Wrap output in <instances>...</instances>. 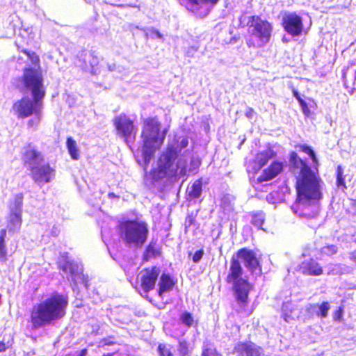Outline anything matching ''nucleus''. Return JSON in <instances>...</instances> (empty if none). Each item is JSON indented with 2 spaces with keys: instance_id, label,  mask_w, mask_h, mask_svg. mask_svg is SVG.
<instances>
[{
  "instance_id": "18",
  "label": "nucleus",
  "mask_w": 356,
  "mask_h": 356,
  "mask_svg": "<svg viewBox=\"0 0 356 356\" xmlns=\"http://www.w3.org/2000/svg\"><path fill=\"white\" fill-rule=\"evenodd\" d=\"M300 271L307 275H319L323 273L321 266L314 260L310 259L302 263Z\"/></svg>"
},
{
  "instance_id": "21",
  "label": "nucleus",
  "mask_w": 356,
  "mask_h": 356,
  "mask_svg": "<svg viewBox=\"0 0 356 356\" xmlns=\"http://www.w3.org/2000/svg\"><path fill=\"white\" fill-rule=\"evenodd\" d=\"M275 155V153L271 149H267L258 153L254 159V169L256 170H260L270 159H273Z\"/></svg>"
},
{
  "instance_id": "45",
  "label": "nucleus",
  "mask_w": 356,
  "mask_h": 356,
  "mask_svg": "<svg viewBox=\"0 0 356 356\" xmlns=\"http://www.w3.org/2000/svg\"><path fill=\"white\" fill-rule=\"evenodd\" d=\"M150 33L153 35H155L158 38H162L163 35L161 33L156 29H152L149 30Z\"/></svg>"
},
{
  "instance_id": "39",
  "label": "nucleus",
  "mask_w": 356,
  "mask_h": 356,
  "mask_svg": "<svg viewBox=\"0 0 356 356\" xmlns=\"http://www.w3.org/2000/svg\"><path fill=\"white\" fill-rule=\"evenodd\" d=\"M222 207L225 211H230L232 210V204L228 197L222 199Z\"/></svg>"
},
{
  "instance_id": "36",
  "label": "nucleus",
  "mask_w": 356,
  "mask_h": 356,
  "mask_svg": "<svg viewBox=\"0 0 356 356\" xmlns=\"http://www.w3.org/2000/svg\"><path fill=\"white\" fill-rule=\"evenodd\" d=\"M337 252V247L334 245H327V246L323 247L321 249L322 254L329 255V256L335 254Z\"/></svg>"
},
{
  "instance_id": "26",
  "label": "nucleus",
  "mask_w": 356,
  "mask_h": 356,
  "mask_svg": "<svg viewBox=\"0 0 356 356\" xmlns=\"http://www.w3.org/2000/svg\"><path fill=\"white\" fill-rule=\"evenodd\" d=\"M22 212L10 211L9 222L11 229L15 230L19 229L22 223Z\"/></svg>"
},
{
  "instance_id": "23",
  "label": "nucleus",
  "mask_w": 356,
  "mask_h": 356,
  "mask_svg": "<svg viewBox=\"0 0 356 356\" xmlns=\"http://www.w3.org/2000/svg\"><path fill=\"white\" fill-rule=\"evenodd\" d=\"M202 184L201 180H197L191 186L188 187L186 193L191 199H197L202 194Z\"/></svg>"
},
{
  "instance_id": "55",
  "label": "nucleus",
  "mask_w": 356,
  "mask_h": 356,
  "mask_svg": "<svg viewBox=\"0 0 356 356\" xmlns=\"http://www.w3.org/2000/svg\"><path fill=\"white\" fill-rule=\"evenodd\" d=\"M193 223V218H188V219L186 220V224L188 226H190L191 224Z\"/></svg>"
},
{
  "instance_id": "8",
  "label": "nucleus",
  "mask_w": 356,
  "mask_h": 356,
  "mask_svg": "<svg viewBox=\"0 0 356 356\" xmlns=\"http://www.w3.org/2000/svg\"><path fill=\"white\" fill-rule=\"evenodd\" d=\"M250 38L247 41L249 47H261L269 42L273 27L268 21L259 16H251L248 22Z\"/></svg>"
},
{
  "instance_id": "54",
  "label": "nucleus",
  "mask_w": 356,
  "mask_h": 356,
  "mask_svg": "<svg viewBox=\"0 0 356 356\" xmlns=\"http://www.w3.org/2000/svg\"><path fill=\"white\" fill-rule=\"evenodd\" d=\"M6 349V344L3 342L0 341V352H3Z\"/></svg>"
},
{
  "instance_id": "11",
  "label": "nucleus",
  "mask_w": 356,
  "mask_h": 356,
  "mask_svg": "<svg viewBox=\"0 0 356 356\" xmlns=\"http://www.w3.org/2000/svg\"><path fill=\"white\" fill-rule=\"evenodd\" d=\"M237 257L242 260L245 268L250 270L252 274L256 275L261 274V267L256 257V254L252 250L246 248L241 249L237 252Z\"/></svg>"
},
{
  "instance_id": "49",
  "label": "nucleus",
  "mask_w": 356,
  "mask_h": 356,
  "mask_svg": "<svg viewBox=\"0 0 356 356\" xmlns=\"http://www.w3.org/2000/svg\"><path fill=\"white\" fill-rule=\"evenodd\" d=\"M6 236V230L3 229L0 231V239L4 240Z\"/></svg>"
},
{
  "instance_id": "1",
  "label": "nucleus",
  "mask_w": 356,
  "mask_h": 356,
  "mask_svg": "<svg viewBox=\"0 0 356 356\" xmlns=\"http://www.w3.org/2000/svg\"><path fill=\"white\" fill-rule=\"evenodd\" d=\"M300 149L308 154L314 165H318L314 152L307 145L299 146ZM290 168L296 178L297 199L291 207L293 213L307 218L318 216V202L322 198L323 181L320 178L317 167L313 170L295 152L290 154Z\"/></svg>"
},
{
  "instance_id": "40",
  "label": "nucleus",
  "mask_w": 356,
  "mask_h": 356,
  "mask_svg": "<svg viewBox=\"0 0 356 356\" xmlns=\"http://www.w3.org/2000/svg\"><path fill=\"white\" fill-rule=\"evenodd\" d=\"M293 95L298 100V102H300L301 106L302 107L304 113H306V109H307V108L306 103L301 99V97H300L298 91L294 90H293Z\"/></svg>"
},
{
  "instance_id": "9",
  "label": "nucleus",
  "mask_w": 356,
  "mask_h": 356,
  "mask_svg": "<svg viewBox=\"0 0 356 356\" xmlns=\"http://www.w3.org/2000/svg\"><path fill=\"white\" fill-rule=\"evenodd\" d=\"M282 24L284 31L293 37L300 36L303 32L302 18L295 12H285Z\"/></svg>"
},
{
  "instance_id": "22",
  "label": "nucleus",
  "mask_w": 356,
  "mask_h": 356,
  "mask_svg": "<svg viewBox=\"0 0 356 356\" xmlns=\"http://www.w3.org/2000/svg\"><path fill=\"white\" fill-rule=\"evenodd\" d=\"M174 284L175 282L171 277L168 274L163 273L159 282V289L158 293L159 296L162 297L164 293L171 291Z\"/></svg>"
},
{
  "instance_id": "31",
  "label": "nucleus",
  "mask_w": 356,
  "mask_h": 356,
  "mask_svg": "<svg viewBox=\"0 0 356 356\" xmlns=\"http://www.w3.org/2000/svg\"><path fill=\"white\" fill-rule=\"evenodd\" d=\"M159 356H175L171 346L160 343L158 346Z\"/></svg>"
},
{
  "instance_id": "6",
  "label": "nucleus",
  "mask_w": 356,
  "mask_h": 356,
  "mask_svg": "<svg viewBox=\"0 0 356 356\" xmlns=\"http://www.w3.org/2000/svg\"><path fill=\"white\" fill-rule=\"evenodd\" d=\"M160 126L156 118H148L144 121L142 153L145 165L150 162L155 151L162 145L168 132V129H165L160 134Z\"/></svg>"
},
{
  "instance_id": "25",
  "label": "nucleus",
  "mask_w": 356,
  "mask_h": 356,
  "mask_svg": "<svg viewBox=\"0 0 356 356\" xmlns=\"http://www.w3.org/2000/svg\"><path fill=\"white\" fill-rule=\"evenodd\" d=\"M66 145L71 158L77 160L79 157V150L76 142L72 138L69 137L67 139Z\"/></svg>"
},
{
  "instance_id": "5",
  "label": "nucleus",
  "mask_w": 356,
  "mask_h": 356,
  "mask_svg": "<svg viewBox=\"0 0 356 356\" xmlns=\"http://www.w3.org/2000/svg\"><path fill=\"white\" fill-rule=\"evenodd\" d=\"M226 281L233 286L237 304L236 311L243 315L250 316L252 312L246 307L251 286L247 279L243 277V268L239 261L234 257L230 262Z\"/></svg>"
},
{
  "instance_id": "41",
  "label": "nucleus",
  "mask_w": 356,
  "mask_h": 356,
  "mask_svg": "<svg viewBox=\"0 0 356 356\" xmlns=\"http://www.w3.org/2000/svg\"><path fill=\"white\" fill-rule=\"evenodd\" d=\"M318 305L309 304L306 306V310L311 314H316L317 316Z\"/></svg>"
},
{
  "instance_id": "10",
  "label": "nucleus",
  "mask_w": 356,
  "mask_h": 356,
  "mask_svg": "<svg viewBox=\"0 0 356 356\" xmlns=\"http://www.w3.org/2000/svg\"><path fill=\"white\" fill-rule=\"evenodd\" d=\"M160 269L156 266L145 268L138 275L137 280L144 292L147 293L155 286L156 282L160 274Z\"/></svg>"
},
{
  "instance_id": "20",
  "label": "nucleus",
  "mask_w": 356,
  "mask_h": 356,
  "mask_svg": "<svg viewBox=\"0 0 356 356\" xmlns=\"http://www.w3.org/2000/svg\"><path fill=\"white\" fill-rule=\"evenodd\" d=\"M283 170V163L282 162H273L267 169L264 170L263 174L260 176L261 181L271 180L277 176Z\"/></svg>"
},
{
  "instance_id": "52",
  "label": "nucleus",
  "mask_w": 356,
  "mask_h": 356,
  "mask_svg": "<svg viewBox=\"0 0 356 356\" xmlns=\"http://www.w3.org/2000/svg\"><path fill=\"white\" fill-rule=\"evenodd\" d=\"M350 259L356 263V250L350 253Z\"/></svg>"
},
{
  "instance_id": "50",
  "label": "nucleus",
  "mask_w": 356,
  "mask_h": 356,
  "mask_svg": "<svg viewBox=\"0 0 356 356\" xmlns=\"http://www.w3.org/2000/svg\"><path fill=\"white\" fill-rule=\"evenodd\" d=\"M88 351L86 348L81 350L75 356H86Z\"/></svg>"
},
{
  "instance_id": "30",
  "label": "nucleus",
  "mask_w": 356,
  "mask_h": 356,
  "mask_svg": "<svg viewBox=\"0 0 356 356\" xmlns=\"http://www.w3.org/2000/svg\"><path fill=\"white\" fill-rule=\"evenodd\" d=\"M264 220L265 214L263 212L260 211L255 213L252 215L251 222L257 228H261Z\"/></svg>"
},
{
  "instance_id": "38",
  "label": "nucleus",
  "mask_w": 356,
  "mask_h": 356,
  "mask_svg": "<svg viewBox=\"0 0 356 356\" xmlns=\"http://www.w3.org/2000/svg\"><path fill=\"white\" fill-rule=\"evenodd\" d=\"M290 305H291V304L289 302L284 303L282 305V308L284 318L287 322H289L290 321V319L291 318V316L286 313V311L289 309Z\"/></svg>"
},
{
  "instance_id": "32",
  "label": "nucleus",
  "mask_w": 356,
  "mask_h": 356,
  "mask_svg": "<svg viewBox=\"0 0 356 356\" xmlns=\"http://www.w3.org/2000/svg\"><path fill=\"white\" fill-rule=\"evenodd\" d=\"M42 111H40L39 113H33V118L29 119L27 122V126L31 129H35L40 122L42 118Z\"/></svg>"
},
{
  "instance_id": "37",
  "label": "nucleus",
  "mask_w": 356,
  "mask_h": 356,
  "mask_svg": "<svg viewBox=\"0 0 356 356\" xmlns=\"http://www.w3.org/2000/svg\"><path fill=\"white\" fill-rule=\"evenodd\" d=\"M90 67H91V72L92 74H96L97 73V69L95 68V66L97 65L98 63H99V59L97 56L91 54L90 55Z\"/></svg>"
},
{
  "instance_id": "7",
  "label": "nucleus",
  "mask_w": 356,
  "mask_h": 356,
  "mask_svg": "<svg viewBox=\"0 0 356 356\" xmlns=\"http://www.w3.org/2000/svg\"><path fill=\"white\" fill-rule=\"evenodd\" d=\"M118 234L125 246L129 248H140L146 242L149 229L146 222L136 220L121 222Z\"/></svg>"
},
{
  "instance_id": "35",
  "label": "nucleus",
  "mask_w": 356,
  "mask_h": 356,
  "mask_svg": "<svg viewBox=\"0 0 356 356\" xmlns=\"http://www.w3.org/2000/svg\"><path fill=\"white\" fill-rule=\"evenodd\" d=\"M188 348L189 344L186 340L181 339L179 341L178 351L181 356H186L188 355Z\"/></svg>"
},
{
  "instance_id": "46",
  "label": "nucleus",
  "mask_w": 356,
  "mask_h": 356,
  "mask_svg": "<svg viewBox=\"0 0 356 356\" xmlns=\"http://www.w3.org/2000/svg\"><path fill=\"white\" fill-rule=\"evenodd\" d=\"M337 184L338 186H345V182L343 176L337 177Z\"/></svg>"
},
{
  "instance_id": "12",
  "label": "nucleus",
  "mask_w": 356,
  "mask_h": 356,
  "mask_svg": "<svg viewBox=\"0 0 356 356\" xmlns=\"http://www.w3.org/2000/svg\"><path fill=\"white\" fill-rule=\"evenodd\" d=\"M187 8L204 17L210 12L211 8L217 3L219 0H187Z\"/></svg>"
},
{
  "instance_id": "48",
  "label": "nucleus",
  "mask_w": 356,
  "mask_h": 356,
  "mask_svg": "<svg viewBox=\"0 0 356 356\" xmlns=\"http://www.w3.org/2000/svg\"><path fill=\"white\" fill-rule=\"evenodd\" d=\"M254 111L252 108H249L248 110L247 111L246 113H245V115L248 118H252L253 117V115H254Z\"/></svg>"
},
{
  "instance_id": "53",
  "label": "nucleus",
  "mask_w": 356,
  "mask_h": 356,
  "mask_svg": "<svg viewBox=\"0 0 356 356\" xmlns=\"http://www.w3.org/2000/svg\"><path fill=\"white\" fill-rule=\"evenodd\" d=\"M58 233H59V230L58 229V228L56 227H54L53 229H52V233H51L52 235L54 236H56L58 234Z\"/></svg>"
},
{
  "instance_id": "4",
  "label": "nucleus",
  "mask_w": 356,
  "mask_h": 356,
  "mask_svg": "<svg viewBox=\"0 0 356 356\" xmlns=\"http://www.w3.org/2000/svg\"><path fill=\"white\" fill-rule=\"evenodd\" d=\"M67 298L55 293L33 307L31 322L35 328L42 327L63 318L66 314Z\"/></svg>"
},
{
  "instance_id": "14",
  "label": "nucleus",
  "mask_w": 356,
  "mask_h": 356,
  "mask_svg": "<svg viewBox=\"0 0 356 356\" xmlns=\"http://www.w3.org/2000/svg\"><path fill=\"white\" fill-rule=\"evenodd\" d=\"M234 353L237 356H261L263 349L252 342L238 343L234 347Z\"/></svg>"
},
{
  "instance_id": "15",
  "label": "nucleus",
  "mask_w": 356,
  "mask_h": 356,
  "mask_svg": "<svg viewBox=\"0 0 356 356\" xmlns=\"http://www.w3.org/2000/svg\"><path fill=\"white\" fill-rule=\"evenodd\" d=\"M118 134L127 138L132 134L134 125L132 121L124 115H120L114 120Z\"/></svg>"
},
{
  "instance_id": "17",
  "label": "nucleus",
  "mask_w": 356,
  "mask_h": 356,
  "mask_svg": "<svg viewBox=\"0 0 356 356\" xmlns=\"http://www.w3.org/2000/svg\"><path fill=\"white\" fill-rule=\"evenodd\" d=\"M343 79L348 91L351 94L356 93V69L353 66L348 67L343 72Z\"/></svg>"
},
{
  "instance_id": "42",
  "label": "nucleus",
  "mask_w": 356,
  "mask_h": 356,
  "mask_svg": "<svg viewBox=\"0 0 356 356\" xmlns=\"http://www.w3.org/2000/svg\"><path fill=\"white\" fill-rule=\"evenodd\" d=\"M203 254H204V252L202 250L196 251L193 256V262L198 263L201 260V259L203 256Z\"/></svg>"
},
{
  "instance_id": "13",
  "label": "nucleus",
  "mask_w": 356,
  "mask_h": 356,
  "mask_svg": "<svg viewBox=\"0 0 356 356\" xmlns=\"http://www.w3.org/2000/svg\"><path fill=\"white\" fill-rule=\"evenodd\" d=\"M33 180L39 185L49 182L54 177V170L49 165L42 163L31 170Z\"/></svg>"
},
{
  "instance_id": "29",
  "label": "nucleus",
  "mask_w": 356,
  "mask_h": 356,
  "mask_svg": "<svg viewBox=\"0 0 356 356\" xmlns=\"http://www.w3.org/2000/svg\"><path fill=\"white\" fill-rule=\"evenodd\" d=\"M330 309V305L328 302H323L321 305H318L317 316L322 318H326Z\"/></svg>"
},
{
  "instance_id": "16",
  "label": "nucleus",
  "mask_w": 356,
  "mask_h": 356,
  "mask_svg": "<svg viewBox=\"0 0 356 356\" xmlns=\"http://www.w3.org/2000/svg\"><path fill=\"white\" fill-rule=\"evenodd\" d=\"M24 161L26 166L31 170L42 163L43 158L39 152L29 146L24 154Z\"/></svg>"
},
{
  "instance_id": "51",
  "label": "nucleus",
  "mask_w": 356,
  "mask_h": 356,
  "mask_svg": "<svg viewBox=\"0 0 356 356\" xmlns=\"http://www.w3.org/2000/svg\"><path fill=\"white\" fill-rule=\"evenodd\" d=\"M343 176V170L341 166L337 167V177Z\"/></svg>"
},
{
  "instance_id": "2",
  "label": "nucleus",
  "mask_w": 356,
  "mask_h": 356,
  "mask_svg": "<svg viewBox=\"0 0 356 356\" xmlns=\"http://www.w3.org/2000/svg\"><path fill=\"white\" fill-rule=\"evenodd\" d=\"M24 54L32 66L24 68L23 82L25 88L31 92L33 99L24 97L14 103L12 111L19 119L26 118L33 113L38 114L40 111H42L43 98L45 95L40 59L34 52L24 51Z\"/></svg>"
},
{
  "instance_id": "28",
  "label": "nucleus",
  "mask_w": 356,
  "mask_h": 356,
  "mask_svg": "<svg viewBox=\"0 0 356 356\" xmlns=\"http://www.w3.org/2000/svg\"><path fill=\"white\" fill-rule=\"evenodd\" d=\"M187 173H195L199 166L200 165V161L195 157L190 156L187 157Z\"/></svg>"
},
{
  "instance_id": "43",
  "label": "nucleus",
  "mask_w": 356,
  "mask_h": 356,
  "mask_svg": "<svg viewBox=\"0 0 356 356\" xmlns=\"http://www.w3.org/2000/svg\"><path fill=\"white\" fill-rule=\"evenodd\" d=\"M6 256V250L4 244V240L0 239V257L4 259Z\"/></svg>"
},
{
  "instance_id": "27",
  "label": "nucleus",
  "mask_w": 356,
  "mask_h": 356,
  "mask_svg": "<svg viewBox=\"0 0 356 356\" xmlns=\"http://www.w3.org/2000/svg\"><path fill=\"white\" fill-rule=\"evenodd\" d=\"M23 202V195L22 193L17 194L10 204V211L15 212H22Z\"/></svg>"
},
{
  "instance_id": "24",
  "label": "nucleus",
  "mask_w": 356,
  "mask_h": 356,
  "mask_svg": "<svg viewBox=\"0 0 356 356\" xmlns=\"http://www.w3.org/2000/svg\"><path fill=\"white\" fill-rule=\"evenodd\" d=\"M159 254V251L155 242L151 241L147 246L144 254L143 259L148 261L150 259L155 258Z\"/></svg>"
},
{
  "instance_id": "57",
  "label": "nucleus",
  "mask_w": 356,
  "mask_h": 356,
  "mask_svg": "<svg viewBox=\"0 0 356 356\" xmlns=\"http://www.w3.org/2000/svg\"><path fill=\"white\" fill-rule=\"evenodd\" d=\"M188 154H190V152H188L186 155L187 156V157H190L191 156H188Z\"/></svg>"
},
{
  "instance_id": "56",
  "label": "nucleus",
  "mask_w": 356,
  "mask_h": 356,
  "mask_svg": "<svg viewBox=\"0 0 356 356\" xmlns=\"http://www.w3.org/2000/svg\"><path fill=\"white\" fill-rule=\"evenodd\" d=\"M108 196L109 197H111V198H113V197H118L115 194H114L113 193H108Z\"/></svg>"
},
{
  "instance_id": "33",
  "label": "nucleus",
  "mask_w": 356,
  "mask_h": 356,
  "mask_svg": "<svg viewBox=\"0 0 356 356\" xmlns=\"http://www.w3.org/2000/svg\"><path fill=\"white\" fill-rule=\"evenodd\" d=\"M202 356H222L216 352V348L210 343H204Z\"/></svg>"
},
{
  "instance_id": "44",
  "label": "nucleus",
  "mask_w": 356,
  "mask_h": 356,
  "mask_svg": "<svg viewBox=\"0 0 356 356\" xmlns=\"http://www.w3.org/2000/svg\"><path fill=\"white\" fill-rule=\"evenodd\" d=\"M343 314V309L339 307L334 314L333 318L334 321H340Z\"/></svg>"
},
{
  "instance_id": "47",
  "label": "nucleus",
  "mask_w": 356,
  "mask_h": 356,
  "mask_svg": "<svg viewBox=\"0 0 356 356\" xmlns=\"http://www.w3.org/2000/svg\"><path fill=\"white\" fill-rule=\"evenodd\" d=\"M197 51L194 47H190L186 51V55L188 56H193V54Z\"/></svg>"
},
{
  "instance_id": "19",
  "label": "nucleus",
  "mask_w": 356,
  "mask_h": 356,
  "mask_svg": "<svg viewBox=\"0 0 356 356\" xmlns=\"http://www.w3.org/2000/svg\"><path fill=\"white\" fill-rule=\"evenodd\" d=\"M60 269L66 274H70L72 279L80 277L83 272V267L77 262H72L68 260L64 264H60Z\"/></svg>"
},
{
  "instance_id": "34",
  "label": "nucleus",
  "mask_w": 356,
  "mask_h": 356,
  "mask_svg": "<svg viewBox=\"0 0 356 356\" xmlns=\"http://www.w3.org/2000/svg\"><path fill=\"white\" fill-rule=\"evenodd\" d=\"M180 321L188 327L193 325L194 320L191 313L185 312L180 316Z\"/></svg>"
},
{
  "instance_id": "3",
  "label": "nucleus",
  "mask_w": 356,
  "mask_h": 356,
  "mask_svg": "<svg viewBox=\"0 0 356 356\" xmlns=\"http://www.w3.org/2000/svg\"><path fill=\"white\" fill-rule=\"evenodd\" d=\"M188 145L187 137H180L174 143L168 144L157 161L156 167L149 174L152 182L166 179L173 181L187 175V160L185 154H181Z\"/></svg>"
}]
</instances>
